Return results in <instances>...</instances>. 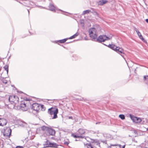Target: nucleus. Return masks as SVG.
<instances>
[{
	"mask_svg": "<svg viewBox=\"0 0 148 148\" xmlns=\"http://www.w3.org/2000/svg\"><path fill=\"white\" fill-rule=\"evenodd\" d=\"M78 35H79L78 33L77 32V33H76L75 34L73 35V36H71V37H70L69 38V39H73V38H75Z\"/></svg>",
	"mask_w": 148,
	"mask_h": 148,
	"instance_id": "412c9836",
	"label": "nucleus"
},
{
	"mask_svg": "<svg viewBox=\"0 0 148 148\" xmlns=\"http://www.w3.org/2000/svg\"><path fill=\"white\" fill-rule=\"evenodd\" d=\"M27 102V101H22L20 104V106L21 107L25 108V110H27L28 108V104Z\"/></svg>",
	"mask_w": 148,
	"mask_h": 148,
	"instance_id": "6e6552de",
	"label": "nucleus"
},
{
	"mask_svg": "<svg viewBox=\"0 0 148 148\" xmlns=\"http://www.w3.org/2000/svg\"><path fill=\"white\" fill-rule=\"evenodd\" d=\"M109 47H110L112 49L114 50H115L116 47V46H115L114 45H109Z\"/></svg>",
	"mask_w": 148,
	"mask_h": 148,
	"instance_id": "aec40b11",
	"label": "nucleus"
},
{
	"mask_svg": "<svg viewBox=\"0 0 148 148\" xmlns=\"http://www.w3.org/2000/svg\"><path fill=\"white\" fill-rule=\"evenodd\" d=\"M49 8L50 10L53 12H56V10H57V8L52 3H50Z\"/></svg>",
	"mask_w": 148,
	"mask_h": 148,
	"instance_id": "9b49d317",
	"label": "nucleus"
},
{
	"mask_svg": "<svg viewBox=\"0 0 148 148\" xmlns=\"http://www.w3.org/2000/svg\"><path fill=\"white\" fill-rule=\"evenodd\" d=\"M4 68L5 69V70L8 73V65H5L4 67Z\"/></svg>",
	"mask_w": 148,
	"mask_h": 148,
	"instance_id": "393cba45",
	"label": "nucleus"
},
{
	"mask_svg": "<svg viewBox=\"0 0 148 148\" xmlns=\"http://www.w3.org/2000/svg\"><path fill=\"white\" fill-rule=\"evenodd\" d=\"M119 117L122 119H125V116L123 114L119 115Z\"/></svg>",
	"mask_w": 148,
	"mask_h": 148,
	"instance_id": "a878e982",
	"label": "nucleus"
},
{
	"mask_svg": "<svg viewBox=\"0 0 148 148\" xmlns=\"http://www.w3.org/2000/svg\"><path fill=\"white\" fill-rule=\"evenodd\" d=\"M40 108H41V109L42 110H45V108L43 105L40 104Z\"/></svg>",
	"mask_w": 148,
	"mask_h": 148,
	"instance_id": "bb28decb",
	"label": "nucleus"
},
{
	"mask_svg": "<svg viewBox=\"0 0 148 148\" xmlns=\"http://www.w3.org/2000/svg\"><path fill=\"white\" fill-rule=\"evenodd\" d=\"M146 22L148 23V19H146Z\"/></svg>",
	"mask_w": 148,
	"mask_h": 148,
	"instance_id": "473e14b6",
	"label": "nucleus"
},
{
	"mask_svg": "<svg viewBox=\"0 0 148 148\" xmlns=\"http://www.w3.org/2000/svg\"><path fill=\"white\" fill-rule=\"evenodd\" d=\"M85 133V131L84 130L82 129H80L78 130L77 134L78 135H79L80 136H82V137H80V138H83L84 137L82 135L84 134Z\"/></svg>",
	"mask_w": 148,
	"mask_h": 148,
	"instance_id": "9d476101",
	"label": "nucleus"
},
{
	"mask_svg": "<svg viewBox=\"0 0 148 148\" xmlns=\"http://www.w3.org/2000/svg\"><path fill=\"white\" fill-rule=\"evenodd\" d=\"M41 128L42 131L47 133L49 127L45 126H42L41 127Z\"/></svg>",
	"mask_w": 148,
	"mask_h": 148,
	"instance_id": "f3484780",
	"label": "nucleus"
},
{
	"mask_svg": "<svg viewBox=\"0 0 148 148\" xmlns=\"http://www.w3.org/2000/svg\"><path fill=\"white\" fill-rule=\"evenodd\" d=\"M135 30L136 31L139 38L143 41L144 40V39L143 38V36H142L140 33L139 32L138 29L136 28H135Z\"/></svg>",
	"mask_w": 148,
	"mask_h": 148,
	"instance_id": "dca6fc26",
	"label": "nucleus"
},
{
	"mask_svg": "<svg viewBox=\"0 0 148 148\" xmlns=\"http://www.w3.org/2000/svg\"><path fill=\"white\" fill-rule=\"evenodd\" d=\"M40 104L35 103L32 105V108L34 110L38 112L40 109Z\"/></svg>",
	"mask_w": 148,
	"mask_h": 148,
	"instance_id": "423d86ee",
	"label": "nucleus"
},
{
	"mask_svg": "<svg viewBox=\"0 0 148 148\" xmlns=\"http://www.w3.org/2000/svg\"><path fill=\"white\" fill-rule=\"evenodd\" d=\"M29 5H32L31 3V2H29Z\"/></svg>",
	"mask_w": 148,
	"mask_h": 148,
	"instance_id": "f704fd0d",
	"label": "nucleus"
},
{
	"mask_svg": "<svg viewBox=\"0 0 148 148\" xmlns=\"http://www.w3.org/2000/svg\"><path fill=\"white\" fill-rule=\"evenodd\" d=\"M50 147H58V145L56 143H52L50 144Z\"/></svg>",
	"mask_w": 148,
	"mask_h": 148,
	"instance_id": "a211bd4d",
	"label": "nucleus"
},
{
	"mask_svg": "<svg viewBox=\"0 0 148 148\" xmlns=\"http://www.w3.org/2000/svg\"><path fill=\"white\" fill-rule=\"evenodd\" d=\"M71 136L75 138H80V137H82V136L79 135H78L77 134H75L73 133L71 134Z\"/></svg>",
	"mask_w": 148,
	"mask_h": 148,
	"instance_id": "6ab92c4d",
	"label": "nucleus"
},
{
	"mask_svg": "<svg viewBox=\"0 0 148 148\" xmlns=\"http://www.w3.org/2000/svg\"><path fill=\"white\" fill-rule=\"evenodd\" d=\"M147 130H148V128H147Z\"/></svg>",
	"mask_w": 148,
	"mask_h": 148,
	"instance_id": "58836bf2",
	"label": "nucleus"
},
{
	"mask_svg": "<svg viewBox=\"0 0 148 148\" xmlns=\"http://www.w3.org/2000/svg\"><path fill=\"white\" fill-rule=\"evenodd\" d=\"M80 23L81 24H84V21L82 20H81L80 21Z\"/></svg>",
	"mask_w": 148,
	"mask_h": 148,
	"instance_id": "c85d7f7f",
	"label": "nucleus"
},
{
	"mask_svg": "<svg viewBox=\"0 0 148 148\" xmlns=\"http://www.w3.org/2000/svg\"><path fill=\"white\" fill-rule=\"evenodd\" d=\"M47 133H48L50 135L53 136L55 134V132L53 129L49 128Z\"/></svg>",
	"mask_w": 148,
	"mask_h": 148,
	"instance_id": "2eb2a0df",
	"label": "nucleus"
},
{
	"mask_svg": "<svg viewBox=\"0 0 148 148\" xmlns=\"http://www.w3.org/2000/svg\"><path fill=\"white\" fill-rule=\"evenodd\" d=\"M28 13H29V11L28 10Z\"/></svg>",
	"mask_w": 148,
	"mask_h": 148,
	"instance_id": "e433bc0d",
	"label": "nucleus"
},
{
	"mask_svg": "<svg viewBox=\"0 0 148 148\" xmlns=\"http://www.w3.org/2000/svg\"><path fill=\"white\" fill-rule=\"evenodd\" d=\"M69 119H73V117L71 116H69Z\"/></svg>",
	"mask_w": 148,
	"mask_h": 148,
	"instance_id": "7c9ffc66",
	"label": "nucleus"
},
{
	"mask_svg": "<svg viewBox=\"0 0 148 148\" xmlns=\"http://www.w3.org/2000/svg\"><path fill=\"white\" fill-rule=\"evenodd\" d=\"M36 7H37V6H37V5H36Z\"/></svg>",
	"mask_w": 148,
	"mask_h": 148,
	"instance_id": "ea45409f",
	"label": "nucleus"
},
{
	"mask_svg": "<svg viewBox=\"0 0 148 148\" xmlns=\"http://www.w3.org/2000/svg\"><path fill=\"white\" fill-rule=\"evenodd\" d=\"M16 148H23V147L21 146H17Z\"/></svg>",
	"mask_w": 148,
	"mask_h": 148,
	"instance_id": "c756f323",
	"label": "nucleus"
},
{
	"mask_svg": "<svg viewBox=\"0 0 148 148\" xmlns=\"http://www.w3.org/2000/svg\"><path fill=\"white\" fill-rule=\"evenodd\" d=\"M116 52L118 53L119 54H124L123 50L121 48L119 47H116L115 50Z\"/></svg>",
	"mask_w": 148,
	"mask_h": 148,
	"instance_id": "4468645a",
	"label": "nucleus"
},
{
	"mask_svg": "<svg viewBox=\"0 0 148 148\" xmlns=\"http://www.w3.org/2000/svg\"><path fill=\"white\" fill-rule=\"evenodd\" d=\"M3 82L5 84H6L7 83V81L6 80H5L3 81Z\"/></svg>",
	"mask_w": 148,
	"mask_h": 148,
	"instance_id": "2f4dec72",
	"label": "nucleus"
},
{
	"mask_svg": "<svg viewBox=\"0 0 148 148\" xmlns=\"http://www.w3.org/2000/svg\"><path fill=\"white\" fill-rule=\"evenodd\" d=\"M88 148H93L91 145L90 144H88L87 146Z\"/></svg>",
	"mask_w": 148,
	"mask_h": 148,
	"instance_id": "cd10ccee",
	"label": "nucleus"
},
{
	"mask_svg": "<svg viewBox=\"0 0 148 148\" xmlns=\"http://www.w3.org/2000/svg\"><path fill=\"white\" fill-rule=\"evenodd\" d=\"M112 38V36H107L106 35H101L99 36L97 40L100 42H103L106 40H110Z\"/></svg>",
	"mask_w": 148,
	"mask_h": 148,
	"instance_id": "39448f33",
	"label": "nucleus"
},
{
	"mask_svg": "<svg viewBox=\"0 0 148 148\" xmlns=\"http://www.w3.org/2000/svg\"><path fill=\"white\" fill-rule=\"evenodd\" d=\"M58 109L56 107H52L48 110V113L51 115H53L52 119H55L57 118V114L58 113Z\"/></svg>",
	"mask_w": 148,
	"mask_h": 148,
	"instance_id": "f257e3e1",
	"label": "nucleus"
},
{
	"mask_svg": "<svg viewBox=\"0 0 148 148\" xmlns=\"http://www.w3.org/2000/svg\"><path fill=\"white\" fill-rule=\"evenodd\" d=\"M121 56L123 58H124V56L123 55H121Z\"/></svg>",
	"mask_w": 148,
	"mask_h": 148,
	"instance_id": "c9c22d12",
	"label": "nucleus"
},
{
	"mask_svg": "<svg viewBox=\"0 0 148 148\" xmlns=\"http://www.w3.org/2000/svg\"><path fill=\"white\" fill-rule=\"evenodd\" d=\"M10 102L16 105L18 103L19 99L16 95H12L10 96L9 98Z\"/></svg>",
	"mask_w": 148,
	"mask_h": 148,
	"instance_id": "7ed1b4c3",
	"label": "nucleus"
},
{
	"mask_svg": "<svg viewBox=\"0 0 148 148\" xmlns=\"http://www.w3.org/2000/svg\"><path fill=\"white\" fill-rule=\"evenodd\" d=\"M144 79L145 81V82L148 85V75L144 76Z\"/></svg>",
	"mask_w": 148,
	"mask_h": 148,
	"instance_id": "b1692460",
	"label": "nucleus"
},
{
	"mask_svg": "<svg viewBox=\"0 0 148 148\" xmlns=\"http://www.w3.org/2000/svg\"><path fill=\"white\" fill-rule=\"evenodd\" d=\"M88 32L90 37L92 39H97V30L95 28H91L88 30Z\"/></svg>",
	"mask_w": 148,
	"mask_h": 148,
	"instance_id": "f03ea898",
	"label": "nucleus"
},
{
	"mask_svg": "<svg viewBox=\"0 0 148 148\" xmlns=\"http://www.w3.org/2000/svg\"><path fill=\"white\" fill-rule=\"evenodd\" d=\"M67 39V38H65L62 40H59L58 42L60 43H63L65 42Z\"/></svg>",
	"mask_w": 148,
	"mask_h": 148,
	"instance_id": "5701e85b",
	"label": "nucleus"
},
{
	"mask_svg": "<svg viewBox=\"0 0 148 148\" xmlns=\"http://www.w3.org/2000/svg\"><path fill=\"white\" fill-rule=\"evenodd\" d=\"M91 12L90 10H87L85 11H84L83 12L82 14L84 15L86 14L89 13Z\"/></svg>",
	"mask_w": 148,
	"mask_h": 148,
	"instance_id": "4be33fe9",
	"label": "nucleus"
},
{
	"mask_svg": "<svg viewBox=\"0 0 148 148\" xmlns=\"http://www.w3.org/2000/svg\"><path fill=\"white\" fill-rule=\"evenodd\" d=\"M11 129L9 127H7L2 132L4 136L6 138H9L11 135Z\"/></svg>",
	"mask_w": 148,
	"mask_h": 148,
	"instance_id": "20e7f679",
	"label": "nucleus"
},
{
	"mask_svg": "<svg viewBox=\"0 0 148 148\" xmlns=\"http://www.w3.org/2000/svg\"><path fill=\"white\" fill-rule=\"evenodd\" d=\"M7 120L4 119L0 118V126H3L7 123Z\"/></svg>",
	"mask_w": 148,
	"mask_h": 148,
	"instance_id": "1a4fd4ad",
	"label": "nucleus"
},
{
	"mask_svg": "<svg viewBox=\"0 0 148 148\" xmlns=\"http://www.w3.org/2000/svg\"><path fill=\"white\" fill-rule=\"evenodd\" d=\"M64 144H66L67 145H68V143H67V142H65L64 143Z\"/></svg>",
	"mask_w": 148,
	"mask_h": 148,
	"instance_id": "72a5a7b5",
	"label": "nucleus"
},
{
	"mask_svg": "<svg viewBox=\"0 0 148 148\" xmlns=\"http://www.w3.org/2000/svg\"><path fill=\"white\" fill-rule=\"evenodd\" d=\"M60 11H62V10H60Z\"/></svg>",
	"mask_w": 148,
	"mask_h": 148,
	"instance_id": "4c0bfd02",
	"label": "nucleus"
},
{
	"mask_svg": "<svg viewBox=\"0 0 148 148\" xmlns=\"http://www.w3.org/2000/svg\"><path fill=\"white\" fill-rule=\"evenodd\" d=\"M108 2V1L106 0H101L98 1L97 2L98 5H103Z\"/></svg>",
	"mask_w": 148,
	"mask_h": 148,
	"instance_id": "ddd939ff",
	"label": "nucleus"
},
{
	"mask_svg": "<svg viewBox=\"0 0 148 148\" xmlns=\"http://www.w3.org/2000/svg\"><path fill=\"white\" fill-rule=\"evenodd\" d=\"M130 116L132 120L134 122H135L136 123H140L142 121L141 119L140 118L134 116H132L131 115H130Z\"/></svg>",
	"mask_w": 148,
	"mask_h": 148,
	"instance_id": "0eeeda50",
	"label": "nucleus"
},
{
	"mask_svg": "<svg viewBox=\"0 0 148 148\" xmlns=\"http://www.w3.org/2000/svg\"><path fill=\"white\" fill-rule=\"evenodd\" d=\"M125 146H121L120 145H111L110 148H124Z\"/></svg>",
	"mask_w": 148,
	"mask_h": 148,
	"instance_id": "f8f14e48",
	"label": "nucleus"
}]
</instances>
